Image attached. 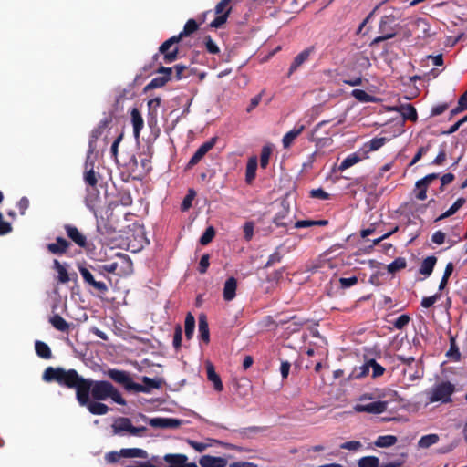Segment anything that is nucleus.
<instances>
[{
	"mask_svg": "<svg viewBox=\"0 0 467 467\" xmlns=\"http://www.w3.org/2000/svg\"><path fill=\"white\" fill-rule=\"evenodd\" d=\"M437 263V258L434 255H430L423 259L419 273L425 275L430 276L431 273L433 272L434 266Z\"/></svg>",
	"mask_w": 467,
	"mask_h": 467,
	"instance_id": "31",
	"label": "nucleus"
},
{
	"mask_svg": "<svg viewBox=\"0 0 467 467\" xmlns=\"http://www.w3.org/2000/svg\"><path fill=\"white\" fill-rule=\"evenodd\" d=\"M210 256L208 254H204L199 262L198 271L200 274H205L210 265Z\"/></svg>",
	"mask_w": 467,
	"mask_h": 467,
	"instance_id": "60",
	"label": "nucleus"
},
{
	"mask_svg": "<svg viewBox=\"0 0 467 467\" xmlns=\"http://www.w3.org/2000/svg\"><path fill=\"white\" fill-rule=\"evenodd\" d=\"M399 111L404 119L415 122L418 119L416 109L411 104L401 105Z\"/></svg>",
	"mask_w": 467,
	"mask_h": 467,
	"instance_id": "34",
	"label": "nucleus"
},
{
	"mask_svg": "<svg viewBox=\"0 0 467 467\" xmlns=\"http://www.w3.org/2000/svg\"><path fill=\"white\" fill-rule=\"evenodd\" d=\"M149 424L153 428H161V429H167V428H178L181 425V421L177 419L172 418H152L149 420Z\"/></svg>",
	"mask_w": 467,
	"mask_h": 467,
	"instance_id": "17",
	"label": "nucleus"
},
{
	"mask_svg": "<svg viewBox=\"0 0 467 467\" xmlns=\"http://www.w3.org/2000/svg\"><path fill=\"white\" fill-rule=\"evenodd\" d=\"M121 454L125 458H148L147 451L140 448L121 449Z\"/></svg>",
	"mask_w": 467,
	"mask_h": 467,
	"instance_id": "39",
	"label": "nucleus"
},
{
	"mask_svg": "<svg viewBox=\"0 0 467 467\" xmlns=\"http://www.w3.org/2000/svg\"><path fill=\"white\" fill-rule=\"evenodd\" d=\"M310 197L319 199V200H328L329 194L325 192L322 188L313 189L309 192Z\"/></svg>",
	"mask_w": 467,
	"mask_h": 467,
	"instance_id": "61",
	"label": "nucleus"
},
{
	"mask_svg": "<svg viewBox=\"0 0 467 467\" xmlns=\"http://www.w3.org/2000/svg\"><path fill=\"white\" fill-rule=\"evenodd\" d=\"M182 329L180 325H177L174 329V336H173V347L175 349H179L182 346Z\"/></svg>",
	"mask_w": 467,
	"mask_h": 467,
	"instance_id": "57",
	"label": "nucleus"
},
{
	"mask_svg": "<svg viewBox=\"0 0 467 467\" xmlns=\"http://www.w3.org/2000/svg\"><path fill=\"white\" fill-rule=\"evenodd\" d=\"M64 229L67 237L81 248H85L88 244L87 237L75 225L65 224Z\"/></svg>",
	"mask_w": 467,
	"mask_h": 467,
	"instance_id": "16",
	"label": "nucleus"
},
{
	"mask_svg": "<svg viewBox=\"0 0 467 467\" xmlns=\"http://www.w3.org/2000/svg\"><path fill=\"white\" fill-rule=\"evenodd\" d=\"M279 249H280V246L277 247L276 250L272 254H270L267 262L265 265V268H269V267L273 266L275 264L281 262L283 256H282L281 253L279 252Z\"/></svg>",
	"mask_w": 467,
	"mask_h": 467,
	"instance_id": "54",
	"label": "nucleus"
},
{
	"mask_svg": "<svg viewBox=\"0 0 467 467\" xmlns=\"http://www.w3.org/2000/svg\"><path fill=\"white\" fill-rule=\"evenodd\" d=\"M237 280L234 277H229L223 286V299L225 301H232L236 296Z\"/></svg>",
	"mask_w": 467,
	"mask_h": 467,
	"instance_id": "25",
	"label": "nucleus"
},
{
	"mask_svg": "<svg viewBox=\"0 0 467 467\" xmlns=\"http://www.w3.org/2000/svg\"><path fill=\"white\" fill-rule=\"evenodd\" d=\"M104 130L99 128L98 126L95 127L89 136V141H88V155H93L96 149H97V140L103 134Z\"/></svg>",
	"mask_w": 467,
	"mask_h": 467,
	"instance_id": "32",
	"label": "nucleus"
},
{
	"mask_svg": "<svg viewBox=\"0 0 467 467\" xmlns=\"http://www.w3.org/2000/svg\"><path fill=\"white\" fill-rule=\"evenodd\" d=\"M49 322L58 331L66 332L69 328V324L58 314L50 317Z\"/></svg>",
	"mask_w": 467,
	"mask_h": 467,
	"instance_id": "38",
	"label": "nucleus"
},
{
	"mask_svg": "<svg viewBox=\"0 0 467 467\" xmlns=\"http://www.w3.org/2000/svg\"><path fill=\"white\" fill-rule=\"evenodd\" d=\"M204 45H205V48L206 50L210 53V54H218L220 52V49L218 47V46L215 44V42L212 39L211 36H206L204 37Z\"/></svg>",
	"mask_w": 467,
	"mask_h": 467,
	"instance_id": "55",
	"label": "nucleus"
},
{
	"mask_svg": "<svg viewBox=\"0 0 467 467\" xmlns=\"http://www.w3.org/2000/svg\"><path fill=\"white\" fill-rule=\"evenodd\" d=\"M379 460L376 456H365L358 460V467H379Z\"/></svg>",
	"mask_w": 467,
	"mask_h": 467,
	"instance_id": "47",
	"label": "nucleus"
},
{
	"mask_svg": "<svg viewBox=\"0 0 467 467\" xmlns=\"http://www.w3.org/2000/svg\"><path fill=\"white\" fill-rule=\"evenodd\" d=\"M157 73L161 74V77H156L151 79V81L147 84V86L144 88V90H150L158 88H161L166 85V83L172 79V68L171 67H166L161 66Z\"/></svg>",
	"mask_w": 467,
	"mask_h": 467,
	"instance_id": "10",
	"label": "nucleus"
},
{
	"mask_svg": "<svg viewBox=\"0 0 467 467\" xmlns=\"http://www.w3.org/2000/svg\"><path fill=\"white\" fill-rule=\"evenodd\" d=\"M215 236V230L213 226H209L206 228L205 232L201 236L199 242L202 245H206L212 242V240Z\"/></svg>",
	"mask_w": 467,
	"mask_h": 467,
	"instance_id": "51",
	"label": "nucleus"
},
{
	"mask_svg": "<svg viewBox=\"0 0 467 467\" xmlns=\"http://www.w3.org/2000/svg\"><path fill=\"white\" fill-rule=\"evenodd\" d=\"M258 161L256 156L249 158L246 164L245 182L251 184L255 178Z\"/></svg>",
	"mask_w": 467,
	"mask_h": 467,
	"instance_id": "29",
	"label": "nucleus"
},
{
	"mask_svg": "<svg viewBox=\"0 0 467 467\" xmlns=\"http://www.w3.org/2000/svg\"><path fill=\"white\" fill-rule=\"evenodd\" d=\"M107 374L113 381L121 384L128 391H132V389H140L127 371L113 368L109 369Z\"/></svg>",
	"mask_w": 467,
	"mask_h": 467,
	"instance_id": "9",
	"label": "nucleus"
},
{
	"mask_svg": "<svg viewBox=\"0 0 467 467\" xmlns=\"http://www.w3.org/2000/svg\"><path fill=\"white\" fill-rule=\"evenodd\" d=\"M465 199L463 197L458 198L456 202L443 213H441L435 221L444 220L451 215H453L464 203Z\"/></svg>",
	"mask_w": 467,
	"mask_h": 467,
	"instance_id": "35",
	"label": "nucleus"
},
{
	"mask_svg": "<svg viewBox=\"0 0 467 467\" xmlns=\"http://www.w3.org/2000/svg\"><path fill=\"white\" fill-rule=\"evenodd\" d=\"M439 177V174L438 173H431V174H428L426 175L425 177H423L422 179L419 180L417 182H416V187L417 188H421V187H427L436 179H438Z\"/></svg>",
	"mask_w": 467,
	"mask_h": 467,
	"instance_id": "53",
	"label": "nucleus"
},
{
	"mask_svg": "<svg viewBox=\"0 0 467 467\" xmlns=\"http://www.w3.org/2000/svg\"><path fill=\"white\" fill-rule=\"evenodd\" d=\"M195 196V192L193 190H190L188 194L185 196L182 202V210L186 211L192 206V202Z\"/></svg>",
	"mask_w": 467,
	"mask_h": 467,
	"instance_id": "64",
	"label": "nucleus"
},
{
	"mask_svg": "<svg viewBox=\"0 0 467 467\" xmlns=\"http://www.w3.org/2000/svg\"><path fill=\"white\" fill-rule=\"evenodd\" d=\"M272 154V147L270 145H265L262 148L260 155V166L265 169L269 163V159Z\"/></svg>",
	"mask_w": 467,
	"mask_h": 467,
	"instance_id": "48",
	"label": "nucleus"
},
{
	"mask_svg": "<svg viewBox=\"0 0 467 467\" xmlns=\"http://www.w3.org/2000/svg\"><path fill=\"white\" fill-rule=\"evenodd\" d=\"M91 267L93 266H88L85 263L78 265V269L83 278L84 284L93 291L101 295H106L109 291L108 285L104 281L96 279V276L100 275L94 272Z\"/></svg>",
	"mask_w": 467,
	"mask_h": 467,
	"instance_id": "4",
	"label": "nucleus"
},
{
	"mask_svg": "<svg viewBox=\"0 0 467 467\" xmlns=\"http://www.w3.org/2000/svg\"><path fill=\"white\" fill-rule=\"evenodd\" d=\"M394 22V16L390 15L382 16L380 19L379 28V32L380 35L374 41L379 43L394 37L396 35L395 28L393 27Z\"/></svg>",
	"mask_w": 467,
	"mask_h": 467,
	"instance_id": "8",
	"label": "nucleus"
},
{
	"mask_svg": "<svg viewBox=\"0 0 467 467\" xmlns=\"http://www.w3.org/2000/svg\"><path fill=\"white\" fill-rule=\"evenodd\" d=\"M429 150H430L429 145L420 147L417 153L414 155L411 161L410 162L409 166L410 167V166H413L414 164H416L422 158V156L425 155L429 151Z\"/></svg>",
	"mask_w": 467,
	"mask_h": 467,
	"instance_id": "59",
	"label": "nucleus"
},
{
	"mask_svg": "<svg viewBox=\"0 0 467 467\" xmlns=\"http://www.w3.org/2000/svg\"><path fill=\"white\" fill-rule=\"evenodd\" d=\"M446 356L454 362L461 360L462 355L457 346L456 339L453 337H450V348L447 351Z\"/></svg>",
	"mask_w": 467,
	"mask_h": 467,
	"instance_id": "36",
	"label": "nucleus"
},
{
	"mask_svg": "<svg viewBox=\"0 0 467 467\" xmlns=\"http://www.w3.org/2000/svg\"><path fill=\"white\" fill-rule=\"evenodd\" d=\"M35 350L38 357L44 359H49L52 358V352L47 344L43 341L36 340L35 342Z\"/></svg>",
	"mask_w": 467,
	"mask_h": 467,
	"instance_id": "33",
	"label": "nucleus"
},
{
	"mask_svg": "<svg viewBox=\"0 0 467 467\" xmlns=\"http://www.w3.org/2000/svg\"><path fill=\"white\" fill-rule=\"evenodd\" d=\"M70 246V243L63 237H57L56 243L47 244V250L53 254H63Z\"/></svg>",
	"mask_w": 467,
	"mask_h": 467,
	"instance_id": "19",
	"label": "nucleus"
},
{
	"mask_svg": "<svg viewBox=\"0 0 467 467\" xmlns=\"http://www.w3.org/2000/svg\"><path fill=\"white\" fill-rule=\"evenodd\" d=\"M289 214V206L282 202L280 211L273 219L274 223L278 227H287L292 223L291 220L285 221Z\"/></svg>",
	"mask_w": 467,
	"mask_h": 467,
	"instance_id": "24",
	"label": "nucleus"
},
{
	"mask_svg": "<svg viewBox=\"0 0 467 467\" xmlns=\"http://www.w3.org/2000/svg\"><path fill=\"white\" fill-rule=\"evenodd\" d=\"M407 266V261L404 257H397L387 266V270L389 274H395L396 272L405 269Z\"/></svg>",
	"mask_w": 467,
	"mask_h": 467,
	"instance_id": "43",
	"label": "nucleus"
},
{
	"mask_svg": "<svg viewBox=\"0 0 467 467\" xmlns=\"http://www.w3.org/2000/svg\"><path fill=\"white\" fill-rule=\"evenodd\" d=\"M388 401H373L367 404L358 403L354 406V410L357 412H366L368 414H381L387 410Z\"/></svg>",
	"mask_w": 467,
	"mask_h": 467,
	"instance_id": "11",
	"label": "nucleus"
},
{
	"mask_svg": "<svg viewBox=\"0 0 467 467\" xmlns=\"http://www.w3.org/2000/svg\"><path fill=\"white\" fill-rule=\"evenodd\" d=\"M206 370L207 379L209 381L213 382L214 389L217 391H222L223 389V382L221 380L220 376L216 373L213 365L211 362H207Z\"/></svg>",
	"mask_w": 467,
	"mask_h": 467,
	"instance_id": "26",
	"label": "nucleus"
},
{
	"mask_svg": "<svg viewBox=\"0 0 467 467\" xmlns=\"http://www.w3.org/2000/svg\"><path fill=\"white\" fill-rule=\"evenodd\" d=\"M184 328L185 337L188 340H190L192 337L195 329V318L191 313L186 315Z\"/></svg>",
	"mask_w": 467,
	"mask_h": 467,
	"instance_id": "42",
	"label": "nucleus"
},
{
	"mask_svg": "<svg viewBox=\"0 0 467 467\" xmlns=\"http://www.w3.org/2000/svg\"><path fill=\"white\" fill-rule=\"evenodd\" d=\"M164 460L171 464L170 467H182L187 462V456L184 454H167Z\"/></svg>",
	"mask_w": 467,
	"mask_h": 467,
	"instance_id": "37",
	"label": "nucleus"
},
{
	"mask_svg": "<svg viewBox=\"0 0 467 467\" xmlns=\"http://www.w3.org/2000/svg\"><path fill=\"white\" fill-rule=\"evenodd\" d=\"M172 68V78H175L176 80H181L182 78H186L188 75L185 74V71L187 70V67L184 65H175Z\"/></svg>",
	"mask_w": 467,
	"mask_h": 467,
	"instance_id": "52",
	"label": "nucleus"
},
{
	"mask_svg": "<svg viewBox=\"0 0 467 467\" xmlns=\"http://www.w3.org/2000/svg\"><path fill=\"white\" fill-rule=\"evenodd\" d=\"M142 382L143 385L136 383V385L140 389H132V391L149 393L151 389H160L161 386V381L160 379H151L146 376L142 377Z\"/></svg>",
	"mask_w": 467,
	"mask_h": 467,
	"instance_id": "18",
	"label": "nucleus"
},
{
	"mask_svg": "<svg viewBox=\"0 0 467 467\" xmlns=\"http://www.w3.org/2000/svg\"><path fill=\"white\" fill-rule=\"evenodd\" d=\"M199 324H198V329H199V336L200 338L208 344L210 342V331H209V325L207 321V317L205 315L202 314L199 316Z\"/></svg>",
	"mask_w": 467,
	"mask_h": 467,
	"instance_id": "27",
	"label": "nucleus"
},
{
	"mask_svg": "<svg viewBox=\"0 0 467 467\" xmlns=\"http://www.w3.org/2000/svg\"><path fill=\"white\" fill-rule=\"evenodd\" d=\"M146 427H135L132 425L131 420L129 418L119 417L112 424V432L115 435H121L123 432H129L133 436H140L141 433L145 432Z\"/></svg>",
	"mask_w": 467,
	"mask_h": 467,
	"instance_id": "6",
	"label": "nucleus"
},
{
	"mask_svg": "<svg viewBox=\"0 0 467 467\" xmlns=\"http://www.w3.org/2000/svg\"><path fill=\"white\" fill-rule=\"evenodd\" d=\"M369 369L372 368V378L376 379L382 376L385 372V368L379 364L375 359L371 358L368 360Z\"/></svg>",
	"mask_w": 467,
	"mask_h": 467,
	"instance_id": "50",
	"label": "nucleus"
},
{
	"mask_svg": "<svg viewBox=\"0 0 467 467\" xmlns=\"http://www.w3.org/2000/svg\"><path fill=\"white\" fill-rule=\"evenodd\" d=\"M215 142L216 138H212L209 140L202 143L189 161L187 167L192 168L195 166L197 163H199V161L204 157V155L214 147Z\"/></svg>",
	"mask_w": 467,
	"mask_h": 467,
	"instance_id": "13",
	"label": "nucleus"
},
{
	"mask_svg": "<svg viewBox=\"0 0 467 467\" xmlns=\"http://www.w3.org/2000/svg\"><path fill=\"white\" fill-rule=\"evenodd\" d=\"M199 464L202 467H225L227 461L223 457L203 455L200 458Z\"/></svg>",
	"mask_w": 467,
	"mask_h": 467,
	"instance_id": "21",
	"label": "nucleus"
},
{
	"mask_svg": "<svg viewBox=\"0 0 467 467\" xmlns=\"http://www.w3.org/2000/svg\"><path fill=\"white\" fill-rule=\"evenodd\" d=\"M54 268L56 269V271L58 274V275H57L58 282H60L62 284H66L69 281V275H68L67 269L57 259L54 260Z\"/></svg>",
	"mask_w": 467,
	"mask_h": 467,
	"instance_id": "45",
	"label": "nucleus"
},
{
	"mask_svg": "<svg viewBox=\"0 0 467 467\" xmlns=\"http://www.w3.org/2000/svg\"><path fill=\"white\" fill-rule=\"evenodd\" d=\"M455 391L454 384L449 381H442L434 385L431 389L427 391L428 400L430 402L447 403L451 401V395Z\"/></svg>",
	"mask_w": 467,
	"mask_h": 467,
	"instance_id": "5",
	"label": "nucleus"
},
{
	"mask_svg": "<svg viewBox=\"0 0 467 467\" xmlns=\"http://www.w3.org/2000/svg\"><path fill=\"white\" fill-rule=\"evenodd\" d=\"M131 122L133 125V134L135 139L140 138V131L144 126L142 116L138 109L133 108L130 112Z\"/></svg>",
	"mask_w": 467,
	"mask_h": 467,
	"instance_id": "23",
	"label": "nucleus"
},
{
	"mask_svg": "<svg viewBox=\"0 0 467 467\" xmlns=\"http://www.w3.org/2000/svg\"><path fill=\"white\" fill-rule=\"evenodd\" d=\"M119 265L117 262H113L111 264L97 265L96 267H91V269L96 272L98 275H102L104 278L108 279L109 282H111V278L108 276L105 273L114 274L116 273Z\"/></svg>",
	"mask_w": 467,
	"mask_h": 467,
	"instance_id": "30",
	"label": "nucleus"
},
{
	"mask_svg": "<svg viewBox=\"0 0 467 467\" xmlns=\"http://www.w3.org/2000/svg\"><path fill=\"white\" fill-rule=\"evenodd\" d=\"M398 439L394 435L379 436L375 441V445L380 448L390 447L397 442Z\"/></svg>",
	"mask_w": 467,
	"mask_h": 467,
	"instance_id": "44",
	"label": "nucleus"
},
{
	"mask_svg": "<svg viewBox=\"0 0 467 467\" xmlns=\"http://www.w3.org/2000/svg\"><path fill=\"white\" fill-rule=\"evenodd\" d=\"M150 163V157L146 154H140V166L145 173H149L151 171Z\"/></svg>",
	"mask_w": 467,
	"mask_h": 467,
	"instance_id": "63",
	"label": "nucleus"
},
{
	"mask_svg": "<svg viewBox=\"0 0 467 467\" xmlns=\"http://www.w3.org/2000/svg\"><path fill=\"white\" fill-rule=\"evenodd\" d=\"M77 401L81 407H86L93 415H105L109 410L106 404L99 402L100 400H91L90 398H87V402L82 399H78Z\"/></svg>",
	"mask_w": 467,
	"mask_h": 467,
	"instance_id": "12",
	"label": "nucleus"
},
{
	"mask_svg": "<svg viewBox=\"0 0 467 467\" xmlns=\"http://www.w3.org/2000/svg\"><path fill=\"white\" fill-rule=\"evenodd\" d=\"M84 181L91 188L96 187L98 183L97 174L94 171V161L92 160V155H88V153H87L85 161Z\"/></svg>",
	"mask_w": 467,
	"mask_h": 467,
	"instance_id": "15",
	"label": "nucleus"
},
{
	"mask_svg": "<svg viewBox=\"0 0 467 467\" xmlns=\"http://www.w3.org/2000/svg\"><path fill=\"white\" fill-rule=\"evenodd\" d=\"M315 52V47L310 46L297 54L293 62L290 65L288 77H290L295 71H296L306 61H307L310 56Z\"/></svg>",
	"mask_w": 467,
	"mask_h": 467,
	"instance_id": "14",
	"label": "nucleus"
},
{
	"mask_svg": "<svg viewBox=\"0 0 467 467\" xmlns=\"http://www.w3.org/2000/svg\"><path fill=\"white\" fill-rule=\"evenodd\" d=\"M387 140L388 139L385 137L373 138L368 142H366L363 145L362 150L364 151L365 154H368L371 151H376L379 150L387 142Z\"/></svg>",
	"mask_w": 467,
	"mask_h": 467,
	"instance_id": "28",
	"label": "nucleus"
},
{
	"mask_svg": "<svg viewBox=\"0 0 467 467\" xmlns=\"http://www.w3.org/2000/svg\"><path fill=\"white\" fill-rule=\"evenodd\" d=\"M362 158L358 153L349 154L338 166V171H343L356 163L361 161Z\"/></svg>",
	"mask_w": 467,
	"mask_h": 467,
	"instance_id": "40",
	"label": "nucleus"
},
{
	"mask_svg": "<svg viewBox=\"0 0 467 467\" xmlns=\"http://www.w3.org/2000/svg\"><path fill=\"white\" fill-rule=\"evenodd\" d=\"M254 224L253 222H246L244 224L243 231H244V237L246 241H250L254 236Z\"/></svg>",
	"mask_w": 467,
	"mask_h": 467,
	"instance_id": "58",
	"label": "nucleus"
},
{
	"mask_svg": "<svg viewBox=\"0 0 467 467\" xmlns=\"http://www.w3.org/2000/svg\"><path fill=\"white\" fill-rule=\"evenodd\" d=\"M232 0H221L214 8L216 17L210 23V27L220 28L224 25L229 17L232 7L230 3Z\"/></svg>",
	"mask_w": 467,
	"mask_h": 467,
	"instance_id": "7",
	"label": "nucleus"
},
{
	"mask_svg": "<svg viewBox=\"0 0 467 467\" xmlns=\"http://www.w3.org/2000/svg\"><path fill=\"white\" fill-rule=\"evenodd\" d=\"M304 130L305 125L297 124L291 130L286 132L282 139L283 147L285 149L290 148L294 140L304 131Z\"/></svg>",
	"mask_w": 467,
	"mask_h": 467,
	"instance_id": "20",
	"label": "nucleus"
},
{
	"mask_svg": "<svg viewBox=\"0 0 467 467\" xmlns=\"http://www.w3.org/2000/svg\"><path fill=\"white\" fill-rule=\"evenodd\" d=\"M87 192L88 193L85 198L86 205L89 210L95 212L100 202L99 192L98 191L97 187H88Z\"/></svg>",
	"mask_w": 467,
	"mask_h": 467,
	"instance_id": "22",
	"label": "nucleus"
},
{
	"mask_svg": "<svg viewBox=\"0 0 467 467\" xmlns=\"http://www.w3.org/2000/svg\"><path fill=\"white\" fill-rule=\"evenodd\" d=\"M198 28L199 25L196 20L191 18L186 22L182 32L164 41L159 47V53L163 55V61L168 64L174 62L178 58L179 53V47L175 46V44L182 41L183 37L189 36L196 32Z\"/></svg>",
	"mask_w": 467,
	"mask_h": 467,
	"instance_id": "3",
	"label": "nucleus"
},
{
	"mask_svg": "<svg viewBox=\"0 0 467 467\" xmlns=\"http://www.w3.org/2000/svg\"><path fill=\"white\" fill-rule=\"evenodd\" d=\"M42 379L46 382H56L61 387L75 389L77 400L82 396L86 378L74 369H65L61 367H47Z\"/></svg>",
	"mask_w": 467,
	"mask_h": 467,
	"instance_id": "1",
	"label": "nucleus"
},
{
	"mask_svg": "<svg viewBox=\"0 0 467 467\" xmlns=\"http://www.w3.org/2000/svg\"><path fill=\"white\" fill-rule=\"evenodd\" d=\"M90 396L94 400H106L110 398L119 405H126V400L120 392L108 380L86 379L80 399L87 402V398H90Z\"/></svg>",
	"mask_w": 467,
	"mask_h": 467,
	"instance_id": "2",
	"label": "nucleus"
},
{
	"mask_svg": "<svg viewBox=\"0 0 467 467\" xmlns=\"http://www.w3.org/2000/svg\"><path fill=\"white\" fill-rule=\"evenodd\" d=\"M339 283L342 288H348L358 284V277H341L339 278Z\"/></svg>",
	"mask_w": 467,
	"mask_h": 467,
	"instance_id": "62",
	"label": "nucleus"
},
{
	"mask_svg": "<svg viewBox=\"0 0 467 467\" xmlns=\"http://www.w3.org/2000/svg\"><path fill=\"white\" fill-rule=\"evenodd\" d=\"M351 95L360 102H374L375 98L363 89H354Z\"/></svg>",
	"mask_w": 467,
	"mask_h": 467,
	"instance_id": "46",
	"label": "nucleus"
},
{
	"mask_svg": "<svg viewBox=\"0 0 467 467\" xmlns=\"http://www.w3.org/2000/svg\"><path fill=\"white\" fill-rule=\"evenodd\" d=\"M368 372H369V365H368V360L363 365H361L358 368H355V369L351 373L350 377L352 379H361V378L367 376L368 374Z\"/></svg>",
	"mask_w": 467,
	"mask_h": 467,
	"instance_id": "49",
	"label": "nucleus"
},
{
	"mask_svg": "<svg viewBox=\"0 0 467 467\" xmlns=\"http://www.w3.org/2000/svg\"><path fill=\"white\" fill-rule=\"evenodd\" d=\"M410 321L409 315L403 314L399 316L393 322V326L397 329H403Z\"/></svg>",
	"mask_w": 467,
	"mask_h": 467,
	"instance_id": "56",
	"label": "nucleus"
},
{
	"mask_svg": "<svg viewBox=\"0 0 467 467\" xmlns=\"http://www.w3.org/2000/svg\"><path fill=\"white\" fill-rule=\"evenodd\" d=\"M440 438L438 434H428L422 436L419 441L418 446L422 449H427L431 447V445L436 444L439 441Z\"/></svg>",
	"mask_w": 467,
	"mask_h": 467,
	"instance_id": "41",
	"label": "nucleus"
}]
</instances>
